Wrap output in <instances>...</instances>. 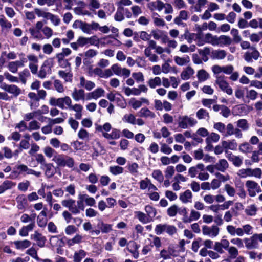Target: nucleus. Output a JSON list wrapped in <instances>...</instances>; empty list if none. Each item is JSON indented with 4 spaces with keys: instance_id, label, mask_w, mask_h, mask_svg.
<instances>
[{
    "instance_id": "1",
    "label": "nucleus",
    "mask_w": 262,
    "mask_h": 262,
    "mask_svg": "<svg viewBox=\"0 0 262 262\" xmlns=\"http://www.w3.org/2000/svg\"><path fill=\"white\" fill-rule=\"evenodd\" d=\"M206 38L208 43H210L213 46L223 47L229 46L232 42V40L229 36L226 35H212L211 33L206 34Z\"/></svg>"
},
{
    "instance_id": "2",
    "label": "nucleus",
    "mask_w": 262,
    "mask_h": 262,
    "mask_svg": "<svg viewBox=\"0 0 262 262\" xmlns=\"http://www.w3.org/2000/svg\"><path fill=\"white\" fill-rule=\"evenodd\" d=\"M54 66L53 58H49L46 60L41 66L39 72L37 73V76L44 79L47 75L51 74L52 73V68Z\"/></svg>"
},
{
    "instance_id": "3",
    "label": "nucleus",
    "mask_w": 262,
    "mask_h": 262,
    "mask_svg": "<svg viewBox=\"0 0 262 262\" xmlns=\"http://www.w3.org/2000/svg\"><path fill=\"white\" fill-rule=\"evenodd\" d=\"M155 231L157 235H160L165 232L168 235L171 236L177 233V229L173 225L160 224L156 225Z\"/></svg>"
},
{
    "instance_id": "4",
    "label": "nucleus",
    "mask_w": 262,
    "mask_h": 262,
    "mask_svg": "<svg viewBox=\"0 0 262 262\" xmlns=\"http://www.w3.org/2000/svg\"><path fill=\"white\" fill-rule=\"evenodd\" d=\"M220 231V228L215 225H213L211 226L203 225L202 227L203 235L211 238H214L217 236Z\"/></svg>"
},
{
    "instance_id": "5",
    "label": "nucleus",
    "mask_w": 262,
    "mask_h": 262,
    "mask_svg": "<svg viewBox=\"0 0 262 262\" xmlns=\"http://www.w3.org/2000/svg\"><path fill=\"white\" fill-rule=\"evenodd\" d=\"M248 194L251 197L256 196V193L261 192V189L257 183L253 180H248L245 183Z\"/></svg>"
},
{
    "instance_id": "6",
    "label": "nucleus",
    "mask_w": 262,
    "mask_h": 262,
    "mask_svg": "<svg viewBox=\"0 0 262 262\" xmlns=\"http://www.w3.org/2000/svg\"><path fill=\"white\" fill-rule=\"evenodd\" d=\"M215 83L219 86L220 89L228 95H231L233 93V90L229 84L225 79V76H217L215 80Z\"/></svg>"
},
{
    "instance_id": "7",
    "label": "nucleus",
    "mask_w": 262,
    "mask_h": 262,
    "mask_svg": "<svg viewBox=\"0 0 262 262\" xmlns=\"http://www.w3.org/2000/svg\"><path fill=\"white\" fill-rule=\"evenodd\" d=\"M197 123L194 118L187 115L179 117V126L183 129H186L189 126H193Z\"/></svg>"
},
{
    "instance_id": "8",
    "label": "nucleus",
    "mask_w": 262,
    "mask_h": 262,
    "mask_svg": "<svg viewBox=\"0 0 262 262\" xmlns=\"http://www.w3.org/2000/svg\"><path fill=\"white\" fill-rule=\"evenodd\" d=\"M0 88L12 95L14 97H17L22 93L20 88L15 84H7L4 83L0 85Z\"/></svg>"
},
{
    "instance_id": "9",
    "label": "nucleus",
    "mask_w": 262,
    "mask_h": 262,
    "mask_svg": "<svg viewBox=\"0 0 262 262\" xmlns=\"http://www.w3.org/2000/svg\"><path fill=\"white\" fill-rule=\"evenodd\" d=\"M28 168L29 167L26 165L17 164L13 168L10 178L14 179L17 178L20 174H27Z\"/></svg>"
},
{
    "instance_id": "10",
    "label": "nucleus",
    "mask_w": 262,
    "mask_h": 262,
    "mask_svg": "<svg viewBox=\"0 0 262 262\" xmlns=\"http://www.w3.org/2000/svg\"><path fill=\"white\" fill-rule=\"evenodd\" d=\"M232 135H234L236 138L238 139L243 137V134L239 128H235L232 123H228L226 126L224 137H227Z\"/></svg>"
},
{
    "instance_id": "11",
    "label": "nucleus",
    "mask_w": 262,
    "mask_h": 262,
    "mask_svg": "<svg viewBox=\"0 0 262 262\" xmlns=\"http://www.w3.org/2000/svg\"><path fill=\"white\" fill-rule=\"evenodd\" d=\"M178 254L175 246L172 245H170L167 249L162 250L160 253L161 257L165 260L171 258V256L176 257Z\"/></svg>"
},
{
    "instance_id": "12",
    "label": "nucleus",
    "mask_w": 262,
    "mask_h": 262,
    "mask_svg": "<svg viewBox=\"0 0 262 262\" xmlns=\"http://www.w3.org/2000/svg\"><path fill=\"white\" fill-rule=\"evenodd\" d=\"M27 60L29 61L28 67L33 74H36L37 73L38 69V57L33 54L28 55L27 56Z\"/></svg>"
},
{
    "instance_id": "13",
    "label": "nucleus",
    "mask_w": 262,
    "mask_h": 262,
    "mask_svg": "<svg viewBox=\"0 0 262 262\" xmlns=\"http://www.w3.org/2000/svg\"><path fill=\"white\" fill-rule=\"evenodd\" d=\"M72 103V101H71L70 104L68 105V108L75 112V118L76 119H81L82 117L83 106L79 103H75L73 105Z\"/></svg>"
},
{
    "instance_id": "14",
    "label": "nucleus",
    "mask_w": 262,
    "mask_h": 262,
    "mask_svg": "<svg viewBox=\"0 0 262 262\" xmlns=\"http://www.w3.org/2000/svg\"><path fill=\"white\" fill-rule=\"evenodd\" d=\"M244 242L246 247L248 249H252L258 247V238H257L256 234H254L250 238H246L244 239Z\"/></svg>"
},
{
    "instance_id": "15",
    "label": "nucleus",
    "mask_w": 262,
    "mask_h": 262,
    "mask_svg": "<svg viewBox=\"0 0 262 262\" xmlns=\"http://www.w3.org/2000/svg\"><path fill=\"white\" fill-rule=\"evenodd\" d=\"M205 165L203 163H198L195 166L190 167L188 169V174L191 178H195L200 171H204Z\"/></svg>"
},
{
    "instance_id": "16",
    "label": "nucleus",
    "mask_w": 262,
    "mask_h": 262,
    "mask_svg": "<svg viewBox=\"0 0 262 262\" xmlns=\"http://www.w3.org/2000/svg\"><path fill=\"white\" fill-rule=\"evenodd\" d=\"M79 86L88 91H90L95 88L96 84L93 81L86 80L84 77L81 76L79 78Z\"/></svg>"
},
{
    "instance_id": "17",
    "label": "nucleus",
    "mask_w": 262,
    "mask_h": 262,
    "mask_svg": "<svg viewBox=\"0 0 262 262\" xmlns=\"http://www.w3.org/2000/svg\"><path fill=\"white\" fill-rule=\"evenodd\" d=\"M252 51L251 52H247L244 55V58L248 62L252 61V59L256 60L260 56L259 52L255 48H252Z\"/></svg>"
},
{
    "instance_id": "18",
    "label": "nucleus",
    "mask_w": 262,
    "mask_h": 262,
    "mask_svg": "<svg viewBox=\"0 0 262 262\" xmlns=\"http://www.w3.org/2000/svg\"><path fill=\"white\" fill-rule=\"evenodd\" d=\"M45 171V176L48 178H52L56 173L55 168L52 163H46L40 167Z\"/></svg>"
},
{
    "instance_id": "19",
    "label": "nucleus",
    "mask_w": 262,
    "mask_h": 262,
    "mask_svg": "<svg viewBox=\"0 0 262 262\" xmlns=\"http://www.w3.org/2000/svg\"><path fill=\"white\" fill-rule=\"evenodd\" d=\"M72 97L75 101L80 100L84 101L85 93L83 89H77L74 88L71 94Z\"/></svg>"
},
{
    "instance_id": "20",
    "label": "nucleus",
    "mask_w": 262,
    "mask_h": 262,
    "mask_svg": "<svg viewBox=\"0 0 262 262\" xmlns=\"http://www.w3.org/2000/svg\"><path fill=\"white\" fill-rule=\"evenodd\" d=\"M83 237L82 235L79 234H76L72 238L68 239L66 241L67 245L68 247H71L74 246L75 245H79L83 242Z\"/></svg>"
},
{
    "instance_id": "21",
    "label": "nucleus",
    "mask_w": 262,
    "mask_h": 262,
    "mask_svg": "<svg viewBox=\"0 0 262 262\" xmlns=\"http://www.w3.org/2000/svg\"><path fill=\"white\" fill-rule=\"evenodd\" d=\"M31 238L37 242L39 247H43L45 246L46 241V237L38 232L35 231L34 234L31 235Z\"/></svg>"
},
{
    "instance_id": "22",
    "label": "nucleus",
    "mask_w": 262,
    "mask_h": 262,
    "mask_svg": "<svg viewBox=\"0 0 262 262\" xmlns=\"http://www.w3.org/2000/svg\"><path fill=\"white\" fill-rule=\"evenodd\" d=\"M28 97L30 98L29 104L31 109H35L39 105V98L36 94L34 92L29 93Z\"/></svg>"
},
{
    "instance_id": "23",
    "label": "nucleus",
    "mask_w": 262,
    "mask_h": 262,
    "mask_svg": "<svg viewBox=\"0 0 262 262\" xmlns=\"http://www.w3.org/2000/svg\"><path fill=\"white\" fill-rule=\"evenodd\" d=\"M226 158L229 161L231 162L235 167H239L243 164V159L238 156L232 154L231 152L228 154L226 155Z\"/></svg>"
},
{
    "instance_id": "24",
    "label": "nucleus",
    "mask_w": 262,
    "mask_h": 262,
    "mask_svg": "<svg viewBox=\"0 0 262 262\" xmlns=\"http://www.w3.org/2000/svg\"><path fill=\"white\" fill-rule=\"evenodd\" d=\"M0 26L2 31L8 32L12 25L3 15L0 16Z\"/></svg>"
},
{
    "instance_id": "25",
    "label": "nucleus",
    "mask_w": 262,
    "mask_h": 262,
    "mask_svg": "<svg viewBox=\"0 0 262 262\" xmlns=\"http://www.w3.org/2000/svg\"><path fill=\"white\" fill-rule=\"evenodd\" d=\"M220 135L215 133L212 132L210 134L208 135V137L205 140V142L207 144L206 148L208 147L210 148L212 147L211 145L212 143L218 142L220 140Z\"/></svg>"
},
{
    "instance_id": "26",
    "label": "nucleus",
    "mask_w": 262,
    "mask_h": 262,
    "mask_svg": "<svg viewBox=\"0 0 262 262\" xmlns=\"http://www.w3.org/2000/svg\"><path fill=\"white\" fill-rule=\"evenodd\" d=\"M226 250L228 254V256L225 259L227 262H231L232 260L236 258L238 255V249L234 246H230Z\"/></svg>"
},
{
    "instance_id": "27",
    "label": "nucleus",
    "mask_w": 262,
    "mask_h": 262,
    "mask_svg": "<svg viewBox=\"0 0 262 262\" xmlns=\"http://www.w3.org/2000/svg\"><path fill=\"white\" fill-rule=\"evenodd\" d=\"M226 52L224 50H214L211 52V57L213 59L221 60L225 58Z\"/></svg>"
},
{
    "instance_id": "28",
    "label": "nucleus",
    "mask_w": 262,
    "mask_h": 262,
    "mask_svg": "<svg viewBox=\"0 0 262 262\" xmlns=\"http://www.w3.org/2000/svg\"><path fill=\"white\" fill-rule=\"evenodd\" d=\"M192 193L189 190H186L183 193L180 194L179 199L180 201L185 204L192 202Z\"/></svg>"
},
{
    "instance_id": "29",
    "label": "nucleus",
    "mask_w": 262,
    "mask_h": 262,
    "mask_svg": "<svg viewBox=\"0 0 262 262\" xmlns=\"http://www.w3.org/2000/svg\"><path fill=\"white\" fill-rule=\"evenodd\" d=\"M103 136L107 139L115 140L119 139L120 137V131L119 129L114 128L111 133L104 132L102 134Z\"/></svg>"
},
{
    "instance_id": "30",
    "label": "nucleus",
    "mask_w": 262,
    "mask_h": 262,
    "mask_svg": "<svg viewBox=\"0 0 262 262\" xmlns=\"http://www.w3.org/2000/svg\"><path fill=\"white\" fill-rule=\"evenodd\" d=\"M16 201L17 203V208L20 210L25 209L28 205L27 199L24 194L18 195Z\"/></svg>"
},
{
    "instance_id": "31",
    "label": "nucleus",
    "mask_w": 262,
    "mask_h": 262,
    "mask_svg": "<svg viewBox=\"0 0 262 262\" xmlns=\"http://www.w3.org/2000/svg\"><path fill=\"white\" fill-rule=\"evenodd\" d=\"M95 38V36H93L89 38L80 36L77 40V43L79 44L80 47H82L89 43H90L91 45H94Z\"/></svg>"
},
{
    "instance_id": "32",
    "label": "nucleus",
    "mask_w": 262,
    "mask_h": 262,
    "mask_svg": "<svg viewBox=\"0 0 262 262\" xmlns=\"http://www.w3.org/2000/svg\"><path fill=\"white\" fill-rule=\"evenodd\" d=\"M217 167V170L224 172L229 168V163L225 159H220L215 164Z\"/></svg>"
},
{
    "instance_id": "33",
    "label": "nucleus",
    "mask_w": 262,
    "mask_h": 262,
    "mask_svg": "<svg viewBox=\"0 0 262 262\" xmlns=\"http://www.w3.org/2000/svg\"><path fill=\"white\" fill-rule=\"evenodd\" d=\"M163 2L160 0H157L155 2H151L147 4L148 8L151 11L158 10L161 11L162 10Z\"/></svg>"
},
{
    "instance_id": "34",
    "label": "nucleus",
    "mask_w": 262,
    "mask_h": 262,
    "mask_svg": "<svg viewBox=\"0 0 262 262\" xmlns=\"http://www.w3.org/2000/svg\"><path fill=\"white\" fill-rule=\"evenodd\" d=\"M13 244L17 249L23 250L30 246L31 243L30 241L24 239L21 241H15Z\"/></svg>"
},
{
    "instance_id": "35",
    "label": "nucleus",
    "mask_w": 262,
    "mask_h": 262,
    "mask_svg": "<svg viewBox=\"0 0 262 262\" xmlns=\"http://www.w3.org/2000/svg\"><path fill=\"white\" fill-rule=\"evenodd\" d=\"M16 185V184L10 180H6L0 185V194L3 193L6 190L11 189Z\"/></svg>"
},
{
    "instance_id": "36",
    "label": "nucleus",
    "mask_w": 262,
    "mask_h": 262,
    "mask_svg": "<svg viewBox=\"0 0 262 262\" xmlns=\"http://www.w3.org/2000/svg\"><path fill=\"white\" fill-rule=\"evenodd\" d=\"M78 199L82 201H84L86 205L90 206H94L96 204L95 200L86 194H79L78 195Z\"/></svg>"
},
{
    "instance_id": "37",
    "label": "nucleus",
    "mask_w": 262,
    "mask_h": 262,
    "mask_svg": "<svg viewBox=\"0 0 262 262\" xmlns=\"http://www.w3.org/2000/svg\"><path fill=\"white\" fill-rule=\"evenodd\" d=\"M138 114L139 115L142 117L153 119L156 117L155 113L146 107L142 108L138 112Z\"/></svg>"
},
{
    "instance_id": "38",
    "label": "nucleus",
    "mask_w": 262,
    "mask_h": 262,
    "mask_svg": "<svg viewBox=\"0 0 262 262\" xmlns=\"http://www.w3.org/2000/svg\"><path fill=\"white\" fill-rule=\"evenodd\" d=\"M194 73V70L190 67H187L182 72L181 74V77L183 80H188L193 75Z\"/></svg>"
},
{
    "instance_id": "39",
    "label": "nucleus",
    "mask_w": 262,
    "mask_h": 262,
    "mask_svg": "<svg viewBox=\"0 0 262 262\" xmlns=\"http://www.w3.org/2000/svg\"><path fill=\"white\" fill-rule=\"evenodd\" d=\"M174 61L177 65L183 66L190 62V58L188 56H185L182 57L176 56L174 57Z\"/></svg>"
},
{
    "instance_id": "40",
    "label": "nucleus",
    "mask_w": 262,
    "mask_h": 262,
    "mask_svg": "<svg viewBox=\"0 0 262 262\" xmlns=\"http://www.w3.org/2000/svg\"><path fill=\"white\" fill-rule=\"evenodd\" d=\"M207 0H196L194 6H191V9L197 12H201L202 8L207 4Z\"/></svg>"
},
{
    "instance_id": "41",
    "label": "nucleus",
    "mask_w": 262,
    "mask_h": 262,
    "mask_svg": "<svg viewBox=\"0 0 262 262\" xmlns=\"http://www.w3.org/2000/svg\"><path fill=\"white\" fill-rule=\"evenodd\" d=\"M145 211L148 217L152 221L157 214V211L155 208L152 206L147 205L145 206Z\"/></svg>"
},
{
    "instance_id": "42",
    "label": "nucleus",
    "mask_w": 262,
    "mask_h": 262,
    "mask_svg": "<svg viewBox=\"0 0 262 262\" xmlns=\"http://www.w3.org/2000/svg\"><path fill=\"white\" fill-rule=\"evenodd\" d=\"M71 99L69 96H66L63 98H59L57 99V106L60 108H65L64 104L68 106L70 104Z\"/></svg>"
},
{
    "instance_id": "43",
    "label": "nucleus",
    "mask_w": 262,
    "mask_h": 262,
    "mask_svg": "<svg viewBox=\"0 0 262 262\" xmlns=\"http://www.w3.org/2000/svg\"><path fill=\"white\" fill-rule=\"evenodd\" d=\"M161 84L162 80L159 77L151 78L147 81V84L151 89H155L156 87L160 86Z\"/></svg>"
},
{
    "instance_id": "44",
    "label": "nucleus",
    "mask_w": 262,
    "mask_h": 262,
    "mask_svg": "<svg viewBox=\"0 0 262 262\" xmlns=\"http://www.w3.org/2000/svg\"><path fill=\"white\" fill-rule=\"evenodd\" d=\"M135 216L139 220V221L143 224H146L151 222L147 215L141 211H136L135 212Z\"/></svg>"
},
{
    "instance_id": "45",
    "label": "nucleus",
    "mask_w": 262,
    "mask_h": 262,
    "mask_svg": "<svg viewBox=\"0 0 262 262\" xmlns=\"http://www.w3.org/2000/svg\"><path fill=\"white\" fill-rule=\"evenodd\" d=\"M86 252L83 249H80L75 252L73 255V261L81 262V260L86 256Z\"/></svg>"
},
{
    "instance_id": "46",
    "label": "nucleus",
    "mask_w": 262,
    "mask_h": 262,
    "mask_svg": "<svg viewBox=\"0 0 262 262\" xmlns=\"http://www.w3.org/2000/svg\"><path fill=\"white\" fill-rule=\"evenodd\" d=\"M201 216V213L194 210L191 209L190 213V215H188L187 223H190L193 221H196L198 220Z\"/></svg>"
},
{
    "instance_id": "47",
    "label": "nucleus",
    "mask_w": 262,
    "mask_h": 262,
    "mask_svg": "<svg viewBox=\"0 0 262 262\" xmlns=\"http://www.w3.org/2000/svg\"><path fill=\"white\" fill-rule=\"evenodd\" d=\"M125 13V8L123 6L118 7L116 13L115 14L114 17L116 21H121L124 18V13Z\"/></svg>"
},
{
    "instance_id": "48",
    "label": "nucleus",
    "mask_w": 262,
    "mask_h": 262,
    "mask_svg": "<svg viewBox=\"0 0 262 262\" xmlns=\"http://www.w3.org/2000/svg\"><path fill=\"white\" fill-rule=\"evenodd\" d=\"M252 146L248 142L243 143L239 146V150L242 153H250L252 151Z\"/></svg>"
},
{
    "instance_id": "49",
    "label": "nucleus",
    "mask_w": 262,
    "mask_h": 262,
    "mask_svg": "<svg viewBox=\"0 0 262 262\" xmlns=\"http://www.w3.org/2000/svg\"><path fill=\"white\" fill-rule=\"evenodd\" d=\"M198 53L201 56V58L204 62L208 60V55L211 54L210 48L207 47L203 49H199Z\"/></svg>"
},
{
    "instance_id": "50",
    "label": "nucleus",
    "mask_w": 262,
    "mask_h": 262,
    "mask_svg": "<svg viewBox=\"0 0 262 262\" xmlns=\"http://www.w3.org/2000/svg\"><path fill=\"white\" fill-rule=\"evenodd\" d=\"M61 114L62 115V117H58L54 119L48 118V120L50 124L53 126L55 124H60L63 123L66 118V114L63 112H61Z\"/></svg>"
},
{
    "instance_id": "51",
    "label": "nucleus",
    "mask_w": 262,
    "mask_h": 262,
    "mask_svg": "<svg viewBox=\"0 0 262 262\" xmlns=\"http://www.w3.org/2000/svg\"><path fill=\"white\" fill-rule=\"evenodd\" d=\"M58 75L66 82H71L72 81L73 74L71 72H66L64 71L60 70L58 72Z\"/></svg>"
},
{
    "instance_id": "52",
    "label": "nucleus",
    "mask_w": 262,
    "mask_h": 262,
    "mask_svg": "<svg viewBox=\"0 0 262 262\" xmlns=\"http://www.w3.org/2000/svg\"><path fill=\"white\" fill-rule=\"evenodd\" d=\"M97 226L100 229L101 232L103 233H108L112 230V225L105 224L103 222H99Z\"/></svg>"
},
{
    "instance_id": "53",
    "label": "nucleus",
    "mask_w": 262,
    "mask_h": 262,
    "mask_svg": "<svg viewBox=\"0 0 262 262\" xmlns=\"http://www.w3.org/2000/svg\"><path fill=\"white\" fill-rule=\"evenodd\" d=\"M153 23L155 26L159 27H164L166 23L163 18L159 17V16L158 13L154 14V16L152 17Z\"/></svg>"
},
{
    "instance_id": "54",
    "label": "nucleus",
    "mask_w": 262,
    "mask_h": 262,
    "mask_svg": "<svg viewBox=\"0 0 262 262\" xmlns=\"http://www.w3.org/2000/svg\"><path fill=\"white\" fill-rule=\"evenodd\" d=\"M19 60L13 61L18 69L24 67L25 64L27 62V58L25 57V54L21 53L19 54Z\"/></svg>"
},
{
    "instance_id": "55",
    "label": "nucleus",
    "mask_w": 262,
    "mask_h": 262,
    "mask_svg": "<svg viewBox=\"0 0 262 262\" xmlns=\"http://www.w3.org/2000/svg\"><path fill=\"white\" fill-rule=\"evenodd\" d=\"M196 117L199 119H208L210 117L209 113L207 110L201 108L196 113Z\"/></svg>"
},
{
    "instance_id": "56",
    "label": "nucleus",
    "mask_w": 262,
    "mask_h": 262,
    "mask_svg": "<svg viewBox=\"0 0 262 262\" xmlns=\"http://www.w3.org/2000/svg\"><path fill=\"white\" fill-rule=\"evenodd\" d=\"M197 77L200 81H205L209 79V74L205 70L202 69L198 71Z\"/></svg>"
},
{
    "instance_id": "57",
    "label": "nucleus",
    "mask_w": 262,
    "mask_h": 262,
    "mask_svg": "<svg viewBox=\"0 0 262 262\" xmlns=\"http://www.w3.org/2000/svg\"><path fill=\"white\" fill-rule=\"evenodd\" d=\"M123 168L118 165L111 166L109 167V171L113 175H119L123 172Z\"/></svg>"
},
{
    "instance_id": "58",
    "label": "nucleus",
    "mask_w": 262,
    "mask_h": 262,
    "mask_svg": "<svg viewBox=\"0 0 262 262\" xmlns=\"http://www.w3.org/2000/svg\"><path fill=\"white\" fill-rule=\"evenodd\" d=\"M65 158V155L60 154H56L54 158L52 159L53 161L58 167H62V165L63 164L64 159Z\"/></svg>"
},
{
    "instance_id": "59",
    "label": "nucleus",
    "mask_w": 262,
    "mask_h": 262,
    "mask_svg": "<svg viewBox=\"0 0 262 262\" xmlns=\"http://www.w3.org/2000/svg\"><path fill=\"white\" fill-rule=\"evenodd\" d=\"M237 126L243 131H247L249 128V124L246 119H242L237 121Z\"/></svg>"
},
{
    "instance_id": "60",
    "label": "nucleus",
    "mask_w": 262,
    "mask_h": 262,
    "mask_svg": "<svg viewBox=\"0 0 262 262\" xmlns=\"http://www.w3.org/2000/svg\"><path fill=\"white\" fill-rule=\"evenodd\" d=\"M74 160L72 158L65 155V158L64 159V162L62 165V167L67 166L70 168H72L74 166Z\"/></svg>"
},
{
    "instance_id": "61",
    "label": "nucleus",
    "mask_w": 262,
    "mask_h": 262,
    "mask_svg": "<svg viewBox=\"0 0 262 262\" xmlns=\"http://www.w3.org/2000/svg\"><path fill=\"white\" fill-rule=\"evenodd\" d=\"M122 120L124 122L132 124H136V117L132 114H125Z\"/></svg>"
},
{
    "instance_id": "62",
    "label": "nucleus",
    "mask_w": 262,
    "mask_h": 262,
    "mask_svg": "<svg viewBox=\"0 0 262 262\" xmlns=\"http://www.w3.org/2000/svg\"><path fill=\"white\" fill-rule=\"evenodd\" d=\"M257 209L256 206L254 205H250L247 207L245 209V212L247 215L249 216H254L256 214Z\"/></svg>"
},
{
    "instance_id": "63",
    "label": "nucleus",
    "mask_w": 262,
    "mask_h": 262,
    "mask_svg": "<svg viewBox=\"0 0 262 262\" xmlns=\"http://www.w3.org/2000/svg\"><path fill=\"white\" fill-rule=\"evenodd\" d=\"M151 175L154 179L160 183L162 182L164 180L163 173L160 170L157 169L154 170Z\"/></svg>"
},
{
    "instance_id": "64",
    "label": "nucleus",
    "mask_w": 262,
    "mask_h": 262,
    "mask_svg": "<svg viewBox=\"0 0 262 262\" xmlns=\"http://www.w3.org/2000/svg\"><path fill=\"white\" fill-rule=\"evenodd\" d=\"M43 152L46 156L51 158L53 157L57 154L56 151L50 146H46L43 149Z\"/></svg>"
}]
</instances>
